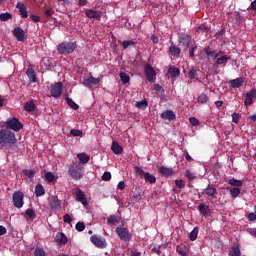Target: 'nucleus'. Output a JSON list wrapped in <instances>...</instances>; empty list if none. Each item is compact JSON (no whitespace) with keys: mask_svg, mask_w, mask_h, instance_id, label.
<instances>
[{"mask_svg":"<svg viewBox=\"0 0 256 256\" xmlns=\"http://www.w3.org/2000/svg\"><path fill=\"white\" fill-rule=\"evenodd\" d=\"M67 103L69 105V107H71L72 109H74L75 111H77V109H79V105H77V103H75L73 100H71L70 98L67 99Z\"/></svg>","mask_w":256,"mask_h":256,"instance_id":"nucleus-48","label":"nucleus"},{"mask_svg":"<svg viewBox=\"0 0 256 256\" xmlns=\"http://www.w3.org/2000/svg\"><path fill=\"white\" fill-rule=\"evenodd\" d=\"M56 241L59 243V245H67L68 239L67 236L61 232L56 235Z\"/></svg>","mask_w":256,"mask_h":256,"instance_id":"nucleus-24","label":"nucleus"},{"mask_svg":"<svg viewBox=\"0 0 256 256\" xmlns=\"http://www.w3.org/2000/svg\"><path fill=\"white\" fill-rule=\"evenodd\" d=\"M189 43H191V36L183 35L180 38V45H181V47H184L185 49H189Z\"/></svg>","mask_w":256,"mask_h":256,"instance_id":"nucleus-18","label":"nucleus"},{"mask_svg":"<svg viewBox=\"0 0 256 256\" xmlns=\"http://www.w3.org/2000/svg\"><path fill=\"white\" fill-rule=\"evenodd\" d=\"M99 83H101V78H95L90 76L85 79L83 82L84 87H88L89 89H97L99 87Z\"/></svg>","mask_w":256,"mask_h":256,"instance_id":"nucleus-6","label":"nucleus"},{"mask_svg":"<svg viewBox=\"0 0 256 256\" xmlns=\"http://www.w3.org/2000/svg\"><path fill=\"white\" fill-rule=\"evenodd\" d=\"M77 49L75 42H62L57 46V51L60 55H71Z\"/></svg>","mask_w":256,"mask_h":256,"instance_id":"nucleus-2","label":"nucleus"},{"mask_svg":"<svg viewBox=\"0 0 256 256\" xmlns=\"http://www.w3.org/2000/svg\"><path fill=\"white\" fill-rule=\"evenodd\" d=\"M26 75L30 79V83H37V74L35 73V70H33V68H29L26 71Z\"/></svg>","mask_w":256,"mask_h":256,"instance_id":"nucleus-23","label":"nucleus"},{"mask_svg":"<svg viewBox=\"0 0 256 256\" xmlns=\"http://www.w3.org/2000/svg\"><path fill=\"white\" fill-rule=\"evenodd\" d=\"M111 149L115 155H121V153H123V147L117 142H112Z\"/></svg>","mask_w":256,"mask_h":256,"instance_id":"nucleus-25","label":"nucleus"},{"mask_svg":"<svg viewBox=\"0 0 256 256\" xmlns=\"http://www.w3.org/2000/svg\"><path fill=\"white\" fill-rule=\"evenodd\" d=\"M45 178H46V181H48V183H53V181H55L56 179L55 174H53L52 172L46 173Z\"/></svg>","mask_w":256,"mask_h":256,"instance_id":"nucleus-44","label":"nucleus"},{"mask_svg":"<svg viewBox=\"0 0 256 256\" xmlns=\"http://www.w3.org/2000/svg\"><path fill=\"white\" fill-rule=\"evenodd\" d=\"M147 105H148L147 100L136 102L137 109H147Z\"/></svg>","mask_w":256,"mask_h":256,"instance_id":"nucleus-43","label":"nucleus"},{"mask_svg":"<svg viewBox=\"0 0 256 256\" xmlns=\"http://www.w3.org/2000/svg\"><path fill=\"white\" fill-rule=\"evenodd\" d=\"M117 187L120 191H123V189H125V182L120 181Z\"/></svg>","mask_w":256,"mask_h":256,"instance_id":"nucleus-64","label":"nucleus"},{"mask_svg":"<svg viewBox=\"0 0 256 256\" xmlns=\"http://www.w3.org/2000/svg\"><path fill=\"white\" fill-rule=\"evenodd\" d=\"M185 177H187V179H189V181H193V179H195V174H193V172H191V170H186V174Z\"/></svg>","mask_w":256,"mask_h":256,"instance_id":"nucleus-52","label":"nucleus"},{"mask_svg":"<svg viewBox=\"0 0 256 256\" xmlns=\"http://www.w3.org/2000/svg\"><path fill=\"white\" fill-rule=\"evenodd\" d=\"M144 178L146 179V181H148L149 183H155L157 181V178H155V175L147 172L144 176Z\"/></svg>","mask_w":256,"mask_h":256,"instance_id":"nucleus-38","label":"nucleus"},{"mask_svg":"<svg viewBox=\"0 0 256 256\" xmlns=\"http://www.w3.org/2000/svg\"><path fill=\"white\" fill-rule=\"evenodd\" d=\"M161 118L166 119L167 121H173V120H175V112H173L171 110L164 111L161 114Z\"/></svg>","mask_w":256,"mask_h":256,"instance_id":"nucleus-20","label":"nucleus"},{"mask_svg":"<svg viewBox=\"0 0 256 256\" xmlns=\"http://www.w3.org/2000/svg\"><path fill=\"white\" fill-rule=\"evenodd\" d=\"M76 201H79V203H82L84 207H87L88 202L87 198L85 197V192H83L81 189H77L75 191Z\"/></svg>","mask_w":256,"mask_h":256,"instance_id":"nucleus-11","label":"nucleus"},{"mask_svg":"<svg viewBox=\"0 0 256 256\" xmlns=\"http://www.w3.org/2000/svg\"><path fill=\"white\" fill-rule=\"evenodd\" d=\"M108 225H117L119 223V216L111 215L107 220Z\"/></svg>","mask_w":256,"mask_h":256,"instance_id":"nucleus-35","label":"nucleus"},{"mask_svg":"<svg viewBox=\"0 0 256 256\" xmlns=\"http://www.w3.org/2000/svg\"><path fill=\"white\" fill-rule=\"evenodd\" d=\"M177 253H179L181 256H189L187 253V246L186 245H178L176 247Z\"/></svg>","mask_w":256,"mask_h":256,"instance_id":"nucleus-28","label":"nucleus"},{"mask_svg":"<svg viewBox=\"0 0 256 256\" xmlns=\"http://www.w3.org/2000/svg\"><path fill=\"white\" fill-rule=\"evenodd\" d=\"M168 73L170 74V77H179L180 75V70L179 68L175 67V66H171L168 69Z\"/></svg>","mask_w":256,"mask_h":256,"instance_id":"nucleus-29","label":"nucleus"},{"mask_svg":"<svg viewBox=\"0 0 256 256\" xmlns=\"http://www.w3.org/2000/svg\"><path fill=\"white\" fill-rule=\"evenodd\" d=\"M72 179H76L77 181L83 177V170L81 167L77 166L76 168H71L69 170Z\"/></svg>","mask_w":256,"mask_h":256,"instance_id":"nucleus-10","label":"nucleus"},{"mask_svg":"<svg viewBox=\"0 0 256 256\" xmlns=\"http://www.w3.org/2000/svg\"><path fill=\"white\" fill-rule=\"evenodd\" d=\"M248 220L249 221H256V214L255 213H249L248 214Z\"/></svg>","mask_w":256,"mask_h":256,"instance_id":"nucleus-63","label":"nucleus"},{"mask_svg":"<svg viewBox=\"0 0 256 256\" xmlns=\"http://www.w3.org/2000/svg\"><path fill=\"white\" fill-rule=\"evenodd\" d=\"M189 121L194 127H197V125H199V120H197V118L195 117L190 118Z\"/></svg>","mask_w":256,"mask_h":256,"instance_id":"nucleus-58","label":"nucleus"},{"mask_svg":"<svg viewBox=\"0 0 256 256\" xmlns=\"http://www.w3.org/2000/svg\"><path fill=\"white\" fill-rule=\"evenodd\" d=\"M247 231L250 235L256 237V228H248Z\"/></svg>","mask_w":256,"mask_h":256,"instance_id":"nucleus-62","label":"nucleus"},{"mask_svg":"<svg viewBox=\"0 0 256 256\" xmlns=\"http://www.w3.org/2000/svg\"><path fill=\"white\" fill-rule=\"evenodd\" d=\"M205 53H206L207 57H211L212 59H217V57H219V55H221V52H217L216 50H214L211 47H206Z\"/></svg>","mask_w":256,"mask_h":256,"instance_id":"nucleus-16","label":"nucleus"},{"mask_svg":"<svg viewBox=\"0 0 256 256\" xmlns=\"http://www.w3.org/2000/svg\"><path fill=\"white\" fill-rule=\"evenodd\" d=\"M159 173H161L163 175V177H171V175L173 174V169L165 167V166H161L158 169Z\"/></svg>","mask_w":256,"mask_h":256,"instance_id":"nucleus-22","label":"nucleus"},{"mask_svg":"<svg viewBox=\"0 0 256 256\" xmlns=\"http://www.w3.org/2000/svg\"><path fill=\"white\" fill-rule=\"evenodd\" d=\"M75 227L77 231H85V224L83 222H78Z\"/></svg>","mask_w":256,"mask_h":256,"instance_id":"nucleus-53","label":"nucleus"},{"mask_svg":"<svg viewBox=\"0 0 256 256\" xmlns=\"http://www.w3.org/2000/svg\"><path fill=\"white\" fill-rule=\"evenodd\" d=\"M240 115H239V113H233L232 114V121H233V123H239V119H240Z\"/></svg>","mask_w":256,"mask_h":256,"instance_id":"nucleus-57","label":"nucleus"},{"mask_svg":"<svg viewBox=\"0 0 256 256\" xmlns=\"http://www.w3.org/2000/svg\"><path fill=\"white\" fill-rule=\"evenodd\" d=\"M240 194H241V189H239L238 187H234L230 189V195L233 199H236V197H239Z\"/></svg>","mask_w":256,"mask_h":256,"instance_id":"nucleus-34","label":"nucleus"},{"mask_svg":"<svg viewBox=\"0 0 256 256\" xmlns=\"http://www.w3.org/2000/svg\"><path fill=\"white\" fill-rule=\"evenodd\" d=\"M243 83L244 80L241 77L229 81V84L233 89H239V87H243Z\"/></svg>","mask_w":256,"mask_h":256,"instance_id":"nucleus-14","label":"nucleus"},{"mask_svg":"<svg viewBox=\"0 0 256 256\" xmlns=\"http://www.w3.org/2000/svg\"><path fill=\"white\" fill-rule=\"evenodd\" d=\"M255 97H256V90L255 89H252L249 92H247L246 100L244 102L246 107L249 106V105H253V100L255 99Z\"/></svg>","mask_w":256,"mask_h":256,"instance_id":"nucleus-13","label":"nucleus"},{"mask_svg":"<svg viewBox=\"0 0 256 256\" xmlns=\"http://www.w3.org/2000/svg\"><path fill=\"white\" fill-rule=\"evenodd\" d=\"M120 79L124 85H126V83H129V81H131L129 74H127L125 72L120 73Z\"/></svg>","mask_w":256,"mask_h":256,"instance_id":"nucleus-36","label":"nucleus"},{"mask_svg":"<svg viewBox=\"0 0 256 256\" xmlns=\"http://www.w3.org/2000/svg\"><path fill=\"white\" fill-rule=\"evenodd\" d=\"M70 134H71L73 137H83V131L77 130V129H72V130L70 131Z\"/></svg>","mask_w":256,"mask_h":256,"instance_id":"nucleus-47","label":"nucleus"},{"mask_svg":"<svg viewBox=\"0 0 256 256\" xmlns=\"http://www.w3.org/2000/svg\"><path fill=\"white\" fill-rule=\"evenodd\" d=\"M14 37L17 39V41H25V31H23L21 28H15Z\"/></svg>","mask_w":256,"mask_h":256,"instance_id":"nucleus-17","label":"nucleus"},{"mask_svg":"<svg viewBox=\"0 0 256 256\" xmlns=\"http://www.w3.org/2000/svg\"><path fill=\"white\" fill-rule=\"evenodd\" d=\"M135 45V41L133 40H125L122 42L123 49H129V47H132Z\"/></svg>","mask_w":256,"mask_h":256,"instance_id":"nucleus-42","label":"nucleus"},{"mask_svg":"<svg viewBox=\"0 0 256 256\" xmlns=\"http://www.w3.org/2000/svg\"><path fill=\"white\" fill-rule=\"evenodd\" d=\"M6 129L21 131V129H23V124L17 118H10L6 122Z\"/></svg>","mask_w":256,"mask_h":256,"instance_id":"nucleus-4","label":"nucleus"},{"mask_svg":"<svg viewBox=\"0 0 256 256\" xmlns=\"http://www.w3.org/2000/svg\"><path fill=\"white\" fill-rule=\"evenodd\" d=\"M17 143V138H15V133L11 132L9 129H2L0 131V145L3 147L15 145Z\"/></svg>","mask_w":256,"mask_h":256,"instance_id":"nucleus-1","label":"nucleus"},{"mask_svg":"<svg viewBox=\"0 0 256 256\" xmlns=\"http://www.w3.org/2000/svg\"><path fill=\"white\" fill-rule=\"evenodd\" d=\"M34 256H47V255L45 254V250L41 248H36L34 252Z\"/></svg>","mask_w":256,"mask_h":256,"instance_id":"nucleus-50","label":"nucleus"},{"mask_svg":"<svg viewBox=\"0 0 256 256\" xmlns=\"http://www.w3.org/2000/svg\"><path fill=\"white\" fill-rule=\"evenodd\" d=\"M200 31H209V27H207L205 24H202L198 27V32Z\"/></svg>","mask_w":256,"mask_h":256,"instance_id":"nucleus-61","label":"nucleus"},{"mask_svg":"<svg viewBox=\"0 0 256 256\" xmlns=\"http://www.w3.org/2000/svg\"><path fill=\"white\" fill-rule=\"evenodd\" d=\"M169 51L174 57H179L181 49L175 45L170 46Z\"/></svg>","mask_w":256,"mask_h":256,"instance_id":"nucleus-31","label":"nucleus"},{"mask_svg":"<svg viewBox=\"0 0 256 256\" xmlns=\"http://www.w3.org/2000/svg\"><path fill=\"white\" fill-rule=\"evenodd\" d=\"M24 197L25 194H23V192L15 191L12 196L14 207L21 209V207L25 205V202H23Z\"/></svg>","mask_w":256,"mask_h":256,"instance_id":"nucleus-3","label":"nucleus"},{"mask_svg":"<svg viewBox=\"0 0 256 256\" xmlns=\"http://www.w3.org/2000/svg\"><path fill=\"white\" fill-rule=\"evenodd\" d=\"M216 194L217 188L211 184L204 190V195H208V197H215Z\"/></svg>","mask_w":256,"mask_h":256,"instance_id":"nucleus-21","label":"nucleus"},{"mask_svg":"<svg viewBox=\"0 0 256 256\" xmlns=\"http://www.w3.org/2000/svg\"><path fill=\"white\" fill-rule=\"evenodd\" d=\"M85 14L89 19H101V17L103 16V13H101V11L93 9L86 10Z\"/></svg>","mask_w":256,"mask_h":256,"instance_id":"nucleus-12","label":"nucleus"},{"mask_svg":"<svg viewBox=\"0 0 256 256\" xmlns=\"http://www.w3.org/2000/svg\"><path fill=\"white\" fill-rule=\"evenodd\" d=\"M189 79H195L197 77V71L195 69H191L188 73Z\"/></svg>","mask_w":256,"mask_h":256,"instance_id":"nucleus-54","label":"nucleus"},{"mask_svg":"<svg viewBox=\"0 0 256 256\" xmlns=\"http://www.w3.org/2000/svg\"><path fill=\"white\" fill-rule=\"evenodd\" d=\"M90 241L95 245V247H99L100 249H103L107 245L105 240L97 235L91 236Z\"/></svg>","mask_w":256,"mask_h":256,"instance_id":"nucleus-8","label":"nucleus"},{"mask_svg":"<svg viewBox=\"0 0 256 256\" xmlns=\"http://www.w3.org/2000/svg\"><path fill=\"white\" fill-rule=\"evenodd\" d=\"M229 185H232L234 187H242L243 186V182L241 180H237V179H230L229 180Z\"/></svg>","mask_w":256,"mask_h":256,"instance_id":"nucleus-39","label":"nucleus"},{"mask_svg":"<svg viewBox=\"0 0 256 256\" xmlns=\"http://www.w3.org/2000/svg\"><path fill=\"white\" fill-rule=\"evenodd\" d=\"M25 218L26 219H35V210L27 209L25 212Z\"/></svg>","mask_w":256,"mask_h":256,"instance_id":"nucleus-40","label":"nucleus"},{"mask_svg":"<svg viewBox=\"0 0 256 256\" xmlns=\"http://www.w3.org/2000/svg\"><path fill=\"white\" fill-rule=\"evenodd\" d=\"M77 157H78L80 163H82V164L89 163V159H90L89 155H87L85 153H79L77 155Z\"/></svg>","mask_w":256,"mask_h":256,"instance_id":"nucleus-33","label":"nucleus"},{"mask_svg":"<svg viewBox=\"0 0 256 256\" xmlns=\"http://www.w3.org/2000/svg\"><path fill=\"white\" fill-rule=\"evenodd\" d=\"M51 208L54 211H59V209H61V200L54 198L53 201L51 202Z\"/></svg>","mask_w":256,"mask_h":256,"instance_id":"nucleus-30","label":"nucleus"},{"mask_svg":"<svg viewBox=\"0 0 256 256\" xmlns=\"http://www.w3.org/2000/svg\"><path fill=\"white\" fill-rule=\"evenodd\" d=\"M24 109L28 113H32V111H35V102L33 100H30L24 104Z\"/></svg>","mask_w":256,"mask_h":256,"instance_id":"nucleus-26","label":"nucleus"},{"mask_svg":"<svg viewBox=\"0 0 256 256\" xmlns=\"http://www.w3.org/2000/svg\"><path fill=\"white\" fill-rule=\"evenodd\" d=\"M198 209L203 217H209V215H211V208H209L208 205L200 204Z\"/></svg>","mask_w":256,"mask_h":256,"instance_id":"nucleus-15","label":"nucleus"},{"mask_svg":"<svg viewBox=\"0 0 256 256\" xmlns=\"http://www.w3.org/2000/svg\"><path fill=\"white\" fill-rule=\"evenodd\" d=\"M102 180H103V181H111V173H110V172H105V173L102 175Z\"/></svg>","mask_w":256,"mask_h":256,"instance_id":"nucleus-55","label":"nucleus"},{"mask_svg":"<svg viewBox=\"0 0 256 256\" xmlns=\"http://www.w3.org/2000/svg\"><path fill=\"white\" fill-rule=\"evenodd\" d=\"M175 185L179 189H183V187H185V181H183L182 179H177L175 180Z\"/></svg>","mask_w":256,"mask_h":256,"instance_id":"nucleus-51","label":"nucleus"},{"mask_svg":"<svg viewBox=\"0 0 256 256\" xmlns=\"http://www.w3.org/2000/svg\"><path fill=\"white\" fill-rule=\"evenodd\" d=\"M36 197H43L45 195V188L41 184H37L35 187Z\"/></svg>","mask_w":256,"mask_h":256,"instance_id":"nucleus-27","label":"nucleus"},{"mask_svg":"<svg viewBox=\"0 0 256 256\" xmlns=\"http://www.w3.org/2000/svg\"><path fill=\"white\" fill-rule=\"evenodd\" d=\"M116 233L118 237L121 239V241H129L132 237L131 232H129V229L124 227H118L116 228Z\"/></svg>","mask_w":256,"mask_h":256,"instance_id":"nucleus-7","label":"nucleus"},{"mask_svg":"<svg viewBox=\"0 0 256 256\" xmlns=\"http://www.w3.org/2000/svg\"><path fill=\"white\" fill-rule=\"evenodd\" d=\"M17 9H19L20 15L23 19H27L29 17V13L27 12V8H25V5L23 3H18L16 5Z\"/></svg>","mask_w":256,"mask_h":256,"instance_id":"nucleus-19","label":"nucleus"},{"mask_svg":"<svg viewBox=\"0 0 256 256\" xmlns=\"http://www.w3.org/2000/svg\"><path fill=\"white\" fill-rule=\"evenodd\" d=\"M135 171H136V173H138V175H141L142 177H145V175L147 174L140 167H135Z\"/></svg>","mask_w":256,"mask_h":256,"instance_id":"nucleus-59","label":"nucleus"},{"mask_svg":"<svg viewBox=\"0 0 256 256\" xmlns=\"http://www.w3.org/2000/svg\"><path fill=\"white\" fill-rule=\"evenodd\" d=\"M23 175L28 177V179H33V177H35V171H33V170H23Z\"/></svg>","mask_w":256,"mask_h":256,"instance_id":"nucleus-46","label":"nucleus"},{"mask_svg":"<svg viewBox=\"0 0 256 256\" xmlns=\"http://www.w3.org/2000/svg\"><path fill=\"white\" fill-rule=\"evenodd\" d=\"M199 235V228L195 227L190 233V241H197Z\"/></svg>","mask_w":256,"mask_h":256,"instance_id":"nucleus-37","label":"nucleus"},{"mask_svg":"<svg viewBox=\"0 0 256 256\" xmlns=\"http://www.w3.org/2000/svg\"><path fill=\"white\" fill-rule=\"evenodd\" d=\"M209 101V97H207V94H201L198 97V103H207Z\"/></svg>","mask_w":256,"mask_h":256,"instance_id":"nucleus-49","label":"nucleus"},{"mask_svg":"<svg viewBox=\"0 0 256 256\" xmlns=\"http://www.w3.org/2000/svg\"><path fill=\"white\" fill-rule=\"evenodd\" d=\"M153 91H157V93H163V87L161 85L155 84L152 87Z\"/></svg>","mask_w":256,"mask_h":256,"instance_id":"nucleus-56","label":"nucleus"},{"mask_svg":"<svg viewBox=\"0 0 256 256\" xmlns=\"http://www.w3.org/2000/svg\"><path fill=\"white\" fill-rule=\"evenodd\" d=\"M227 61H229V57L227 55L221 56L216 59V65H227Z\"/></svg>","mask_w":256,"mask_h":256,"instance_id":"nucleus-32","label":"nucleus"},{"mask_svg":"<svg viewBox=\"0 0 256 256\" xmlns=\"http://www.w3.org/2000/svg\"><path fill=\"white\" fill-rule=\"evenodd\" d=\"M229 256H241V250L239 247H234L230 250Z\"/></svg>","mask_w":256,"mask_h":256,"instance_id":"nucleus-41","label":"nucleus"},{"mask_svg":"<svg viewBox=\"0 0 256 256\" xmlns=\"http://www.w3.org/2000/svg\"><path fill=\"white\" fill-rule=\"evenodd\" d=\"M13 17V15H11V13L6 12V13H2L0 14V21H9V19H11Z\"/></svg>","mask_w":256,"mask_h":256,"instance_id":"nucleus-45","label":"nucleus"},{"mask_svg":"<svg viewBox=\"0 0 256 256\" xmlns=\"http://www.w3.org/2000/svg\"><path fill=\"white\" fill-rule=\"evenodd\" d=\"M63 221H64V223H71V221H73V220L71 219V216L69 214H65Z\"/></svg>","mask_w":256,"mask_h":256,"instance_id":"nucleus-60","label":"nucleus"},{"mask_svg":"<svg viewBox=\"0 0 256 256\" xmlns=\"http://www.w3.org/2000/svg\"><path fill=\"white\" fill-rule=\"evenodd\" d=\"M145 73L148 81L153 82L155 81V77H157V74L155 73V69L151 67V65L146 64L145 66Z\"/></svg>","mask_w":256,"mask_h":256,"instance_id":"nucleus-9","label":"nucleus"},{"mask_svg":"<svg viewBox=\"0 0 256 256\" xmlns=\"http://www.w3.org/2000/svg\"><path fill=\"white\" fill-rule=\"evenodd\" d=\"M50 93L52 97L58 98L63 95V83L57 82L50 86Z\"/></svg>","mask_w":256,"mask_h":256,"instance_id":"nucleus-5","label":"nucleus"}]
</instances>
